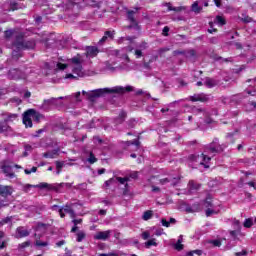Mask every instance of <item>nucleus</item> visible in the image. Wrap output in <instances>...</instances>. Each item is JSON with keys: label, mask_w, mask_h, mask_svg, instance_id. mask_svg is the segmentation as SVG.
<instances>
[{"label": "nucleus", "mask_w": 256, "mask_h": 256, "mask_svg": "<svg viewBox=\"0 0 256 256\" xmlns=\"http://www.w3.org/2000/svg\"><path fill=\"white\" fill-rule=\"evenodd\" d=\"M225 145L219 144V139L215 138L212 143L204 147V153L201 155L191 154L188 159L192 163H198V165H205L211 161V157H215L216 153H223Z\"/></svg>", "instance_id": "nucleus-1"}, {"label": "nucleus", "mask_w": 256, "mask_h": 256, "mask_svg": "<svg viewBox=\"0 0 256 256\" xmlns=\"http://www.w3.org/2000/svg\"><path fill=\"white\" fill-rule=\"evenodd\" d=\"M110 93H123V87L116 86L113 88H99L89 92L85 90L82 91V95L91 103H95L99 97H105V95H109Z\"/></svg>", "instance_id": "nucleus-2"}, {"label": "nucleus", "mask_w": 256, "mask_h": 256, "mask_svg": "<svg viewBox=\"0 0 256 256\" xmlns=\"http://www.w3.org/2000/svg\"><path fill=\"white\" fill-rule=\"evenodd\" d=\"M42 119L41 113L35 111V109H29L23 114V124L25 127H33V121L39 123Z\"/></svg>", "instance_id": "nucleus-3"}, {"label": "nucleus", "mask_w": 256, "mask_h": 256, "mask_svg": "<svg viewBox=\"0 0 256 256\" xmlns=\"http://www.w3.org/2000/svg\"><path fill=\"white\" fill-rule=\"evenodd\" d=\"M70 63L72 64V73L77 75L78 77H85V70H83V57L77 54L70 59Z\"/></svg>", "instance_id": "nucleus-4"}, {"label": "nucleus", "mask_w": 256, "mask_h": 256, "mask_svg": "<svg viewBox=\"0 0 256 256\" xmlns=\"http://www.w3.org/2000/svg\"><path fill=\"white\" fill-rule=\"evenodd\" d=\"M2 117L4 118L3 122H0V133H11L13 129H11V126H9L7 123H13L15 119H17V114H11V113H3Z\"/></svg>", "instance_id": "nucleus-5"}, {"label": "nucleus", "mask_w": 256, "mask_h": 256, "mask_svg": "<svg viewBox=\"0 0 256 256\" xmlns=\"http://www.w3.org/2000/svg\"><path fill=\"white\" fill-rule=\"evenodd\" d=\"M15 47L17 49H35V40H23V35L16 36V40L14 41Z\"/></svg>", "instance_id": "nucleus-6"}, {"label": "nucleus", "mask_w": 256, "mask_h": 256, "mask_svg": "<svg viewBox=\"0 0 256 256\" xmlns=\"http://www.w3.org/2000/svg\"><path fill=\"white\" fill-rule=\"evenodd\" d=\"M61 99H65L64 97H58V98H50L48 100H44L42 104V109L44 111H49L51 107H63V103L61 102Z\"/></svg>", "instance_id": "nucleus-7"}, {"label": "nucleus", "mask_w": 256, "mask_h": 256, "mask_svg": "<svg viewBox=\"0 0 256 256\" xmlns=\"http://www.w3.org/2000/svg\"><path fill=\"white\" fill-rule=\"evenodd\" d=\"M0 169L5 177H8L9 179H15L16 175L15 172H13V166L3 162L0 164Z\"/></svg>", "instance_id": "nucleus-8"}, {"label": "nucleus", "mask_w": 256, "mask_h": 256, "mask_svg": "<svg viewBox=\"0 0 256 256\" xmlns=\"http://www.w3.org/2000/svg\"><path fill=\"white\" fill-rule=\"evenodd\" d=\"M201 5H204V7H209V0L195 1L191 6V11L196 14L201 13V11H203V6Z\"/></svg>", "instance_id": "nucleus-9"}, {"label": "nucleus", "mask_w": 256, "mask_h": 256, "mask_svg": "<svg viewBox=\"0 0 256 256\" xmlns=\"http://www.w3.org/2000/svg\"><path fill=\"white\" fill-rule=\"evenodd\" d=\"M109 39H115V30H107L104 32V36L98 41L97 45L102 47V45L106 44Z\"/></svg>", "instance_id": "nucleus-10"}, {"label": "nucleus", "mask_w": 256, "mask_h": 256, "mask_svg": "<svg viewBox=\"0 0 256 256\" xmlns=\"http://www.w3.org/2000/svg\"><path fill=\"white\" fill-rule=\"evenodd\" d=\"M138 9L135 10H129L127 12L128 20L130 21V26H128V29H139V25L137 24V20H135V13H137Z\"/></svg>", "instance_id": "nucleus-11"}, {"label": "nucleus", "mask_w": 256, "mask_h": 256, "mask_svg": "<svg viewBox=\"0 0 256 256\" xmlns=\"http://www.w3.org/2000/svg\"><path fill=\"white\" fill-rule=\"evenodd\" d=\"M14 191L15 189L13 186H5L0 184V197L7 199V197H11V195H13Z\"/></svg>", "instance_id": "nucleus-12"}, {"label": "nucleus", "mask_w": 256, "mask_h": 256, "mask_svg": "<svg viewBox=\"0 0 256 256\" xmlns=\"http://www.w3.org/2000/svg\"><path fill=\"white\" fill-rule=\"evenodd\" d=\"M9 79H14L17 81L18 79H23V72L20 69L12 68L8 72Z\"/></svg>", "instance_id": "nucleus-13"}, {"label": "nucleus", "mask_w": 256, "mask_h": 256, "mask_svg": "<svg viewBox=\"0 0 256 256\" xmlns=\"http://www.w3.org/2000/svg\"><path fill=\"white\" fill-rule=\"evenodd\" d=\"M112 233V230L100 231L94 236V239H96L97 241H107V239L111 237Z\"/></svg>", "instance_id": "nucleus-14"}, {"label": "nucleus", "mask_w": 256, "mask_h": 256, "mask_svg": "<svg viewBox=\"0 0 256 256\" xmlns=\"http://www.w3.org/2000/svg\"><path fill=\"white\" fill-rule=\"evenodd\" d=\"M75 207H77V204L72 203V204H66L62 209L64 213H68V215H70L71 219H75V217H77L74 210Z\"/></svg>", "instance_id": "nucleus-15"}, {"label": "nucleus", "mask_w": 256, "mask_h": 256, "mask_svg": "<svg viewBox=\"0 0 256 256\" xmlns=\"http://www.w3.org/2000/svg\"><path fill=\"white\" fill-rule=\"evenodd\" d=\"M190 101H201V103H207V101H209V96L206 94H195L194 96H190Z\"/></svg>", "instance_id": "nucleus-16"}, {"label": "nucleus", "mask_w": 256, "mask_h": 256, "mask_svg": "<svg viewBox=\"0 0 256 256\" xmlns=\"http://www.w3.org/2000/svg\"><path fill=\"white\" fill-rule=\"evenodd\" d=\"M167 183H171V185L173 187H175V185H177V183H179V178L169 176L168 178L160 179L161 185H167Z\"/></svg>", "instance_id": "nucleus-17"}, {"label": "nucleus", "mask_w": 256, "mask_h": 256, "mask_svg": "<svg viewBox=\"0 0 256 256\" xmlns=\"http://www.w3.org/2000/svg\"><path fill=\"white\" fill-rule=\"evenodd\" d=\"M16 237L18 239H23V237H29V232L25 227L20 226L16 229Z\"/></svg>", "instance_id": "nucleus-18"}, {"label": "nucleus", "mask_w": 256, "mask_h": 256, "mask_svg": "<svg viewBox=\"0 0 256 256\" xmlns=\"http://www.w3.org/2000/svg\"><path fill=\"white\" fill-rule=\"evenodd\" d=\"M98 54H99V48L95 46H88L86 48L87 57H97Z\"/></svg>", "instance_id": "nucleus-19"}, {"label": "nucleus", "mask_w": 256, "mask_h": 256, "mask_svg": "<svg viewBox=\"0 0 256 256\" xmlns=\"http://www.w3.org/2000/svg\"><path fill=\"white\" fill-rule=\"evenodd\" d=\"M127 119V113L125 111L120 112L118 117L114 119L115 125H121Z\"/></svg>", "instance_id": "nucleus-20"}, {"label": "nucleus", "mask_w": 256, "mask_h": 256, "mask_svg": "<svg viewBox=\"0 0 256 256\" xmlns=\"http://www.w3.org/2000/svg\"><path fill=\"white\" fill-rule=\"evenodd\" d=\"M21 34H18L15 30L10 29V30H6L4 32V37L5 39H11L12 37H15V41H17V36H19Z\"/></svg>", "instance_id": "nucleus-21"}, {"label": "nucleus", "mask_w": 256, "mask_h": 256, "mask_svg": "<svg viewBox=\"0 0 256 256\" xmlns=\"http://www.w3.org/2000/svg\"><path fill=\"white\" fill-rule=\"evenodd\" d=\"M204 85H206V87H208L209 89H213V87H217V80L207 77L205 78Z\"/></svg>", "instance_id": "nucleus-22"}, {"label": "nucleus", "mask_w": 256, "mask_h": 256, "mask_svg": "<svg viewBox=\"0 0 256 256\" xmlns=\"http://www.w3.org/2000/svg\"><path fill=\"white\" fill-rule=\"evenodd\" d=\"M57 155H59V150H52L49 152H45L43 154V157H45V159H55Z\"/></svg>", "instance_id": "nucleus-23"}, {"label": "nucleus", "mask_w": 256, "mask_h": 256, "mask_svg": "<svg viewBox=\"0 0 256 256\" xmlns=\"http://www.w3.org/2000/svg\"><path fill=\"white\" fill-rule=\"evenodd\" d=\"M188 186H189L190 191H199V189H201V184H199L193 180L189 181Z\"/></svg>", "instance_id": "nucleus-24"}, {"label": "nucleus", "mask_w": 256, "mask_h": 256, "mask_svg": "<svg viewBox=\"0 0 256 256\" xmlns=\"http://www.w3.org/2000/svg\"><path fill=\"white\" fill-rule=\"evenodd\" d=\"M146 249H151V247H157V239L152 238L144 243Z\"/></svg>", "instance_id": "nucleus-25"}, {"label": "nucleus", "mask_w": 256, "mask_h": 256, "mask_svg": "<svg viewBox=\"0 0 256 256\" xmlns=\"http://www.w3.org/2000/svg\"><path fill=\"white\" fill-rule=\"evenodd\" d=\"M184 57H186L187 59H196L197 52H195V50L193 49L185 51Z\"/></svg>", "instance_id": "nucleus-26"}, {"label": "nucleus", "mask_w": 256, "mask_h": 256, "mask_svg": "<svg viewBox=\"0 0 256 256\" xmlns=\"http://www.w3.org/2000/svg\"><path fill=\"white\" fill-rule=\"evenodd\" d=\"M34 187H37L38 189H54L56 191L57 187L51 186V184H48L46 182H42L38 185H35Z\"/></svg>", "instance_id": "nucleus-27"}, {"label": "nucleus", "mask_w": 256, "mask_h": 256, "mask_svg": "<svg viewBox=\"0 0 256 256\" xmlns=\"http://www.w3.org/2000/svg\"><path fill=\"white\" fill-rule=\"evenodd\" d=\"M183 235H180L176 244H175V249L176 251H183Z\"/></svg>", "instance_id": "nucleus-28"}, {"label": "nucleus", "mask_w": 256, "mask_h": 256, "mask_svg": "<svg viewBox=\"0 0 256 256\" xmlns=\"http://www.w3.org/2000/svg\"><path fill=\"white\" fill-rule=\"evenodd\" d=\"M73 97L77 101V103L81 102V92H76L72 96H66L65 99H68L69 101H72Z\"/></svg>", "instance_id": "nucleus-29"}, {"label": "nucleus", "mask_w": 256, "mask_h": 256, "mask_svg": "<svg viewBox=\"0 0 256 256\" xmlns=\"http://www.w3.org/2000/svg\"><path fill=\"white\" fill-rule=\"evenodd\" d=\"M152 217H153V211L152 210H148V211H145L143 213L142 219L144 221H149V219H151Z\"/></svg>", "instance_id": "nucleus-30"}, {"label": "nucleus", "mask_w": 256, "mask_h": 256, "mask_svg": "<svg viewBox=\"0 0 256 256\" xmlns=\"http://www.w3.org/2000/svg\"><path fill=\"white\" fill-rule=\"evenodd\" d=\"M166 7H168V11H175L176 13H179V11H183V9H185L184 7H173L171 6V3H166Z\"/></svg>", "instance_id": "nucleus-31"}, {"label": "nucleus", "mask_w": 256, "mask_h": 256, "mask_svg": "<svg viewBox=\"0 0 256 256\" xmlns=\"http://www.w3.org/2000/svg\"><path fill=\"white\" fill-rule=\"evenodd\" d=\"M203 206L206 209H213L214 205H213V201H211V198H206V200L203 203Z\"/></svg>", "instance_id": "nucleus-32"}, {"label": "nucleus", "mask_w": 256, "mask_h": 256, "mask_svg": "<svg viewBox=\"0 0 256 256\" xmlns=\"http://www.w3.org/2000/svg\"><path fill=\"white\" fill-rule=\"evenodd\" d=\"M87 161L90 165H93V163H97V158L95 157V154H93V152H89V157L87 158Z\"/></svg>", "instance_id": "nucleus-33"}, {"label": "nucleus", "mask_w": 256, "mask_h": 256, "mask_svg": "<svg viewBox=\"0 0 256 256\" xmlns=\"http://www.w3.org/2000/svg\"><path fill=\"white\" fill-rule=\"evenodd\" d=\"M61 187H66V189H71L73 187V183H60L56 186V191H59Z\"/></svg>", "instance_id": "nucleus-34"}, {"label": "nucleus", "mask_w": 256, "mask_h": 256, "mask_svg": "<svg viewBox=\"0 0 256 256\" xmlns=\"http://www.w3.org/2000/svg\"><path fill=\"white\" fill-rule=\"evenodd\" d=\"M135 37H131V36H128V37H121L118 39V43L121 45V43L125 42V41H130V43H133Z\"/></svg>", "instance_id": "nucleus-35"}, {"label": "nucleus", "mask_w": 256, "mask_h": 256, "mask_svg": "<svg viewBox=\"0 0 256 256\" xmlns=\"http://www.w3.org/2000/svg\"><path fill=\"white\" fill-rule=\"evenodd\" d=\"M64 165H65V162L56 161V169H57L56 175H59V173H61V169H63Z\"/></svg>", "instance_id": "nucleus-36"}, {"label": "nucleus", "mask_w": 256, "mask_h": 256, "mask_svg": "<svg viewBox=\"0 0 256 256\" xmlns=\"http://www.w3.org/2000/svg\"><path fill=\"white\" fill-rule=\"evenodd\" d=\"M76 241H78V243H81V241H83L85 239V232L80 231L76 234Z\"/></svg>", "instance_id": "nucleus-37"}, {"label": "nucleus", "mask_w": 256, "mask_h": 256, "mask_svg": "<svg viewBox=\"0 0 256 256\" xmlns=\"http://www.w3.org/2000/svg\"><path fill=\"white\" fill-rule=\"evenodd\" d=\"M244 227L249 229L250 227H253V219L248 218L244 221Z\"/></svg>", "instance_id": "nucleus-38"}, {"label": "nucleus", "mask_w": 256, "mask_h": 256, "mask_svg": "<svg viewBox=\"0 0 256 256\" xmlns=\"http://www.w3.org/2000/svg\"><path fill=\"white\" fill-rule=\"evenodd\" d=\"M127 125H128L129 129H133V127H135V125H137V120L132 118V119L128 120Z\"/></svg>", "instance_id": "nucleus-39"}, {"label": "nucleus", "mask_w": 256, "mask_h": 256, "mask_svg": "<svg viewBox=\"0 0 256 256\" xmlns=\"http://www.w3.org/2000/svg\"><path fill=\"white\" fill-rule=\"evenodd\" d=\"M116 181H118V183H120L121 185H125L127 181H129V177H116Z\"/></svg>", "instance_id": "nucleus-40"}, {"label": "nucleus", "mask_w": 256, "mask_h": 256, "mask_svg": "<svg viewBox=\"0 0 256 256\" xmlns=\"http://www.w3.org/2000/svg\"><path fill=\"white\" fill-rule=\"evenodd\" d=\"M211 215H217V211H215L213 208L206 209V217H211Z\"/></svg>", "instance_id": "nucleus-41"}, {"label": "nucleus", "mask_w": 256, "mask_h": 256, "mask_svg": "<svg viewBox=\"0 0 256 256\" xmlns=\"http://www.w3.org/2000/svg\"><path fill=\"white\" fill-rule=\"evenodd\" d=\"M127 143V145L129 146V145H135V147H137V149H139V145H141V142H139V140H132V141H127L126 142Z\"/></svg>", "instance_id": "nucleus-42"}, {"label": "nucleus", "mask_w": 256, "mask_h": 256, "mask_svg": "<svg viewBox=\"0 0 256 256\" xmlns=\"http://www.w3.org/2000/svg\"><path fill=\"white\" fill-rule=\"evenodd\" d=\"M47 245H49V242H44L41 240H36V246L37 247H47Z\"/></svg>", "instance_id": "nucleus-43"}, {"label": "nucleus", "mask_w": 256, "mask_h": 256, "mask_svg": "<svg viewBox=\"0 0 256 256\" xmlns=\"http://www.w3.org/2000/svg\"><path fill=\"white\" fill-rule=\"evenodd\" d=\"M24 173L26 174V175H31V173H37V167H32L30 170L29 169H25L24 170Z\"/></svg>", "instance_id": "nucleus-44"}, {"label": "nucleus", "mask_w": 256, "mask_h": 256, "mask_svg": "<svg viewBox=\"0 0 256 256\" xmlns=\"http://www.w3.org/2000/svg\"><path fill=\"white\" fill-rule=\"evenodd\" d=\"M216 22L218 23V25H225V18L224 17H221V16H217L216 17Z\"/></svg>", "instance_id": "nucleus-45"}, {"label": "nucleus", "mask_w": 256, "mask_h": 256, "mask_svg": "<svg viewBox=\"0 0 256 256\" xmlns=\"http://www.w3.org/2000/svg\"><path fill=\"white\" fill-rule=\"evenodd\" d=\"M142 239H144V241H147V239H149V237H151V233H149V231H144L141 234Z\"/></svg>", "instance_id": "nucleus-46"}, {"label": "nucleus", "mask_w": 256, "mask_h": 256, "mask_svg": "<svg viewBox=\"0 0 256 256\" xmlns=\"http://www.w3.org/2000/svg\"><path fill=\"white\" fill-rule=\"evenodd\" d=\"M43 211H45V205H39L38 207H36V213H38V215H41Z\"/></svg>", "instance_id": "nucleus-47"}, {"label": "nucleus", "mask_w": 256, "mask_h": 256, "mask_svg": "<svg viewBox=\"0 0 256 256\" xmlns=\"http://www.w3.org/2000/svg\"><path fill=\"white\" fill-rule=\"evenodd\" d=\"M17 9H19L18 3L13 2L10 4V11H17Z\"/></svg>", "instance_id": "nucleus-48"}, {"label": "nucleus", "mask_w": 256, "mask_h": 256, "mask_svg": "<svg viewBox=\"0 0 256 256\" xmlns=\"http://www.w3.org/2000/svg\"><path fill=\"white\" fill-rule=\"evenodd\" d=\"M57 69L60 71H65V69H67V64L57 63Z\"/></svg>", "instance_id": "nucleus-49"}, {"label": "nucleus", "mask_w": 256, "mask_h": 256, "mask_svg": "<svg viewBox=\"0 0 256 256\" xmlns=\"http://www.w3.org/2000/svg\"><path fill=\"white\" fill-rule=\"evenodd\" d=\"M162 35H164V37H169V26L163 28Z\"/></svg>", "instance_id": "nucleus-50"}, {"label": "nucleus", "mask_w": 256, "mask_h": 256, "mask_svg": "<svg viewBox=\"0 0 256 256\" xmlns=\"http://www.w3.org/2000/svg\"><path fill=\"white\" fill-rule=\"evenodd\" d=\"M233 226L234 229H241V223L239 222V220L234 219Z\"/></svg>", "instance_id": "nucleus-51"}, {"label": "nucleus", "mask_w": 256, "mask_h": 256, "mask_svg": "<svg viewBox=\"0 0 256 256\" xmlns=\"http://www.w3.org/2000/svg\"><path fill=\"white\" fill-rule=\"evenodd\" d=\"M134 55H136V59H140V57H143V52L139 49H136Z\"/></svg>", "instance_id": "nucleus-52"}, {"label": "nucleus", "mask_w": 256, "mask_h": 256, "mask_svg": "<svg viewBox=\"0 0 256 256\" xmlns=\"http://www.w3.org/2000/svg\"><path fill=\"white\" fill-rule=\"evenodd\" d=\"M37 227H38V229H47V227H49V224H45L43 222H39L37 224Z\"/></svg>", "instance_id": "nucleus-53"}, {"label": "nucleus", "mask_w": 256, "mask_h": 256, "mask_svg": "<svg viewBox=\"0 0 256 256\" xmlns=\"http://www.w3.org/2000/svg\"><path fill=\"white\" fill-rule=\"evenodd\" d=\"M29 245H31L30 241H26L22 244H19V249H25V247H29Z\"/></svg>", "instance_id": "nucleus-54"}, {"label": "nucleus", "mask_w": 256, "mask_h": 256, "mask_svg": "<svg viewBox=\"0 0 256 256\" xmlns=\"http://www.w3.org/2000/svg\"><path fill=\"white\" fill-rule=\"evenodd\" d=\"M241 20L243 21V23H251V21H253V18L249 16H244Z\"/></svg>", "instance_id": "nucleus-55"}, {"label": "nucleus", "mask_w": 256, "mask_h": 256, "mask_svg": "<svg viewBox=\"0 0 256 256\" xmlns=\"http://www.w3.org/2000/svg\"><path fill=\"white\" fill-rule=\"evenodd\" d=\"M139 177V172H132L129 174V179H137Z\"/></svg>", "instance_id": "nucleus-56"}, {"label": "nucleus", "mask_w": 256, "mask_h": 256, "mask_svg": "<svg viewBox=\"0 0 256 256\" xmlns=\"http://www.w3.org/2000/svg\"><path fill=\"white\" fill-rule=\"evenodd\" d=\"M173 55L177 56V55H184L185 56V50H175L173 51Z\"/></svg>", "instance_id": "nucleus-57"}, {"label": "nucleus", "mask_w": 256, "mask_h": 256, "mask_svg": "<svg viewBox=\"0 0 256 256\" xmlns=\"http://www.w3.org/2000/svg\"><path fill=\"white\" fill-rule=\"evenodd\" d=\"M248 252L247 250H242L241 252H236L235 256H247Z\"/></svg>", "instance_id": "nucleus-58"}, {"label": "nucleus", "mask_w": 256, "mask_h": 256, "mask_svg": "<svg viewBox=\"0 0 256 256\" xmlns=\"http://www.w3.org/2000/svg\"><path fill=\"white\" fill-rule=\"evenodd\" d=\"M3 207H9V203L5 200H0V209H3Z\"/></svg>", "instance_id": "nucleus-59"}, {"label": "nucleus", "mask_w": 256, "mask_h": 256, "mask_svg": "<svg viewBox=\"0 0 256 256\" xmlns=\"http://www.w3.org/2000/svg\"><path fill=\"white\" fill-rule=\"evenodd\" d=\"M65 79H79L78 75L66 74Z\"/></svg>", "instance_id": "nucleus-60"}, {"label": "nucleus", "mask_w": 256, "mask_h": 256, "mask_svg": "<svg viewBox=\"0 0 256 256\" xmlns=\"http://www.w3.org/2000/svg\"><path fill=\"white\" fill-rule=\"evenodd\" d=\"M161 223H162L163 227H170V222L167 221L165 218H163L161 220Z\"/></svg>", "instance_id": "nucleus-61"}, {"label": "nucleus", "mask_w": 256, "mask_h": 256, "mask_svg": "<svg viewBox=\"0 0 256 256\" xmlns=\"http://www.w3.org/2000/svg\"><path fill=\"white\" fill-rule=\"evenodd\" d=\"M109 55H113L114 57H119V50H111Z\"/></svg>", "instance_id": "nucleus-62"}, {"label": "nucleus", "mask_w": 256, "mask_h": 256, "mask_svg": "<svg viewBox=\"0 0 256 256\" xmlns=\"http://www.w3.org/2000/svg\"><path fill=\"white\" fill-rule=\"evenodd\" d=\"M167 51H169V48H160L159 49V55H163L164 53H167Z\"/></svg>", "instance_id": "nucleus-63"}, {"label": "nucleus", "mask_w": 256, "mask_h": 256, "mask_svg": "<svg viewBox=\"0 0 256 256\" xmlns=\"http://www.w3.org/2000/svg\"><path fill=\"white\" fill-rule=\"evenodd\" d=\"M98 256H118V255L115 253H108V254L102 253V254H99Z\"/></svg>", "instance_id": "nucleus-64"}]
</instances>
